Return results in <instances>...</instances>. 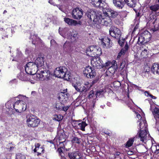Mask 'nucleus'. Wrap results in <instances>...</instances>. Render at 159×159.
<instances>
[{"instance_id":"1","label":"nucleus","mask_w":159,"mask_h":159,"mask_svg":"<svg viewBox=\"0 0 159 159\" xmlns=\"http://www.w3.org/2000/svg\"><path fill=\"white\" fill-rule=\"evenodd\" d=\"M87 14L88 18L91 21L93 20L94 24L106 26H108L111 24V20L108 16H106L104 18H102L101 14L93 11L88 12Z\"/></svg>"},{"instance_id":"2","label":"nucleus","mask_w":159,"mask_h":159,"mask_svg":"<svg viewBox=\"0 0 159 159\" xmlns=\"http://www.w3.org/2000/svg\"><path fill=\"white\" fill-rule=\"evenodd\" d=\"M7 111L9 114L12 113V111L14 110L17 112H21L26 110L27 105L25 102L21 100L16 102L14 104L11 100L8 101L5 104Z\"/></svg>"},{"instance_id":"3","label":"nucleus","mask_w":159,"mask_h":159,"mask_svg":"<svg viewBox=\"0 0 159 159\" xmlns=\"http://www.w3.org/2000/svg\"><path fill=\"white\" fill-rule=\"evenodd\" d=\"M140 111L139 112L137 111L135 112L136 119H138L137 124L138 128L140 130H148V124L146 120L145 115L141 109H140Z\"/></svg>"},{"instance_id":"4","label":"nucleus","mask_w":159,"mask_h":159,"mask_svg":"<svg viewBox=\"0 0 159 159\" xmlns=\"http://www.w3.org/2000/svg\"><path fill=\"white\" fill-rule=\"evenodd\" d=\"M55 75L58 78H63L66 80L70 79V75L69 72H67V69L65 66L57 67L54 71Z\"/></svg>"},{"instance_id":"5","label":"nucleus","mask_w":159,"mask_h":159,"mask_svg":"<svg viewBox=\"0 0 159 159\" xmlns=\"http://www.w3.org/2000/svg\"><path fill=\"white\" fill-rule=\"evenodd\" d=\"M51 74L49 70H41L40 73H37L33 76V79L37 81L48 80L51 78Z\"/></svg>"},{"instance_id":"6","label":"nucleus","mask_w":159,"mask_h":159,"mask_svg":"<svg viewBox=\"0 0 159 159\" xmlns=\"http://www.w3.org/2000/svg\"><path fill=\"white\" fill-rule=\"evenodd\" d=\"M25 70L26 73L28 74L36 75V73L39 69L36 64L33 62H29L26 65Z\"/></svg>"},{"instance_id":"7","label":"nucleus","mask_w":159,"mask_h":159,"mask_svg":"<svg viewBox=\"0 0 159 159\" xmlns=\"http://www.w3.org/2000/svg\"><path fill=\"white\" fill-rule=\"evenodd\" d=\"M26 122L29 127H34L38 126L40 120L36 116L32 115L27 119Z\"/></svg>"},{"instance_id":"8","label":"nucleus","mask_w":159,"mask_h":159,"mask_svg":"<svg viewBox=\"0 0 159 159\" xmlns=\"http://www.w3.org/2000/svg\"><path fill=\"white\" fill-rule=\"evenodd\" d=\"M103 14L105 16H108L111 18H115L120 16V13L111 10V8L105 7L103 9Z\"/></svg>"},{"instance_id":"9","label":"nucleus","mask_w":159,"mask_h":159,"mask_svg":"<svg viewBox=\"0 0 159 159\" xmlns=\"http://www.w3.org/2000/svg\"><path fill=\"white\" fill-rule=\"evenodd\" d=\"M83 73L87 77L90 79L93 78L96 75L95 70L90 66H88L84 68Z\"/></svg>"},{"instance_id":"10","label":"nucleus","mask_w":159,"mask_h":159,"mask_svg":"<svg viewBox=\"0 0 159 159\" xmlns=\"http://www.w3.org/2000/svg\"><path fill=\"white\" fill-rule=\"evenodd\" d=\"M91 63L94 67L100 69L103 66V62L99 58H93L91 59Z\"/></svg>"},{"instance_id":"11","label":"nucleus","mask_w":159,"mask_h":159,"mask_svg":"<svg viewBox=\"0 0 159 159\" xmlns=\"http://www.w3.org/2000/svg\"><path fill=\"white\" fill-rule=\"evenodd\" d=\"M148 130H140L137 134L138 139L142 142L146 140L149 134L148 133Z\"/></svg>"},{"instance_id":"12","label":"nucleus","mask_w":159,"mask_h":159,"mask_svg":"<svg viewBox=\"0 0 159 159\" xmlns=\"http://www.w3.org/2000/svg\"><path fill=\"white\" fill-rule=\"evenodd\" d=\"M101 45L104 48H109L111 47L112 43L111 40L107 37H105L100 39Z\"/></svg>"},{"instance_id":"13","label":"nucleus","mask_w":159,"mask_h":159,"mask_svg":"<svg viewBox=\"0 0 159 159\" xmlns=\"http://www.w3.org/2000/svg\"><path fill=\"white\" fill-rule=\"evenodd\" d=\"M83 15V11L80 8H76L73 10L72 12V16L73 18L76 19H80Z\"/></svg>"},{"instance_id":"14","label":"nucleus","mask_w":159,"mask_h":159,"mask_svg":"<svg viewBox=\"0 0 159 159\" xmlns=\"http://www.w3.org/2000/svg\"><path fill=\"white\" fill-rule=\"evenodd\" d=\"M111 35L115 38H119L121 32L120 30L116 27H111L109 30Z\"/></svg>"},{"instance_id":"15","label":"nucleus","mask_w":159,"mask_h":159,"mask_svg":"<svg viewBox=\"0 0 159 159\" xmlns=\"http://www.w3.org/2000/svg\"><path fill=\"white\" fill-rule=\"evenodd\" d=\"M90 2L92 5L95 7L105 8L104 5L106 4L105 0H91Z\"/></svg>"},{"instance_id":"16","label":"nucleus","mask_w":159,"mask_h":159,"mask_svg":"<svg viewBox=\"0 0 159 159\" xmlns=\"http://www.w3.org/2000/svg\"><path fill=\"white\" fill-rule=\"evenodd\" d=\"M44 61V58L40 57L37 58L35 60L34 63L39 69H41L42 68H43V64Z\"/></svg>"},{"instance_id":"17","label":"nucleus","mask_w":159,"mask_h":159,"mask_svg":"<svg viewBox=\"0 0 159 159\" xmlns=\"http://www.w3.org/2000/svg\"><path fill=\"white\" fill-rule=\"evenodd\" d=\"M69 94L67 93V89H65L61 91L59 94V98L62 101H66L68 97Z\"/></svg>"},{"instance_id":"18","label":"nucleus","mask_w":159,"mask_h":159,"mask_svg":"<svg viewBox=\"0 0 159 159\" xmlns=\"http://www.w3.org/2000/svg\"><path fill=\"white\" fill-rule=\"evenodd\" d=\"M117 68V65L116 64L114 63L113 65H112L106 71L107 75L109 76L112 75L115 73Z\"/></svg>"},{"instance_id":"19","label":"nucleus","mask_w":159,"mask_h":159,"mask_svg":"<svg viewBox=\"0 0 159 159\" xmlns=\"http://www.w3.org/2000/svg\"><path fill=\"white\" fill-rule=\"evenodd\" d=\"M73 44L72 43L66 41L64 43L63 46V49L64 51L66 52H69L71 51L74 48H73Z\"/></svg>"},{"instance_id":"20","label":"nucleus","mask_w":159,"mask_h":159,"mask_svg":"<svg viewBox=\"0 0 159 159\" xmlns=\"http://www.w3.org/2000/svg\"><path fill=\"white\" fill-rule=\"evenodd\" d=\"M64 20L67 24L70 25L75 26L78 24L81 25V22L79 21L78 22L76 20L68 18H65Z\"/></svg>"},{"instance_id":"21","label":"nucleus","mask_w":159,"mask_h":159,"mask_svg":"<svg viewBox=\"0 0 159 159\" xmlns=\"http://www.w3.org/2000/svg\"><path fill=\"white\" fill-rule=\"evenodd\" d=\"M73 86L78 92H82L84 91L85 89V87L83 85L81 86V84L79 82H77L75 84L73 83Z\"/></svg>"},{"instance_id":"22","label":"nucleus","mask_w":159,"mask_h":159,"mask_svg":"<svg viewBox=\"0 0 159 159\" xmlns=\"http://www.w3.org/2000/svg\"><path fill=\"white\" fill-rule=\"evenodd\" d=\"M149 8L152 13L159 15V4H156L152 5L149 6Z\"/></svg>"},{"instance_id":"23","label":"nucleus","mask_w":159,"mask_h":159,"mask_svg":"<svg viewBox=\"0 0 159 159\" xmlns=\"http://www.w3.org/2000/svg\"><path fill=\"white\" fill-rule=\"evenodd\" d=\"M113 3L115 6L119 9H122L125 3L122 0H113Z\"/></svg>"},{"instance_id":"24","label":"nucleus","mask_w":159,"mask_h":159,"mask_svg":"<svg viewBox=\"0 0 159 159\" xmlns=\"http://www.w3.org/2000/svg\"><path fill=\"white\" fill-rule=\"evenodd\" d=\"M40 144L38 143H36L35 144V148L34 150V152H37L38 156L43 152L44 149L42 147H40Z\"/></svg>"},{"instance_id":"25","label":"nucleus","mask_w":159,"mask_h":159,"mask_svg":"<svg viewBox=\"0 0 159 159\" xmlns=\"http://www.w3.org/2000/svg\"><path fill=\"white\" fill-rule=\"evenodd\" d=\"M68 156L70 159H82L78 152L69 153Z\"/></svg>"},{"instance_id":"26","label":"nucleus","mask_w":159,"mask_h":159,"mask_svg":"<svg viewBox=\"0 0 159 159\" xmlns=\"http://www.w3.org/2000/svg\"><path fill=\"white\" fill-rule=\"evenodd\" d=\"M93 57L96 56L98 57L100 56L102 53V51L100 48L98 46H94V49L93 51Z\"/></svg>"},{"instance_id":"27","label":"nucleus","mask_w":159,"mask_h":159,"mask_svg":"<svg viewBox=\"0 0 159 159\" xmlns=\"http://www.w3.org/2000/svg\"><path fill=\"white\" fill-rule=\"evenodd\" d=\"M88 97V98H89L91 101H92L93 104V106H94L96 102V100H97V98L96 94H94L93 91H91L89 93Z\"/></svg>"},{"instance_id":"28","label":"nucleus","mask_w":159,"mask_h":159,"mask_svg":"<svg viewBox=\"0 0 159 159\" xmlns=\"http://www.w3.org/2000/svg\"><path fill=\"white\" fill-rule=\"evenodd\" d=\"M62 136H60L58 140L57 139H55L53 140V143L54 144H57V145L60 146L62 144H64V143L65 142V139L64 138L61 137Z\"/></svg>"},{"instance_id":"29","label":"nucleus","mask_w":159,"mask_h":159,"mask_svg":"<svg viewBox=\"0 0 159 159\" xmlns=\"http://www.w3.org/2000/svg\"><path fill=\"white\" fill-rule=\"evenodd\" d=\"M28 75L23 72H21L18 75V77L20 80L23 81H27L29 80Z\"/></svg>"},{"instance_id":"30","label":"nucleus","mask_w":159,"mask_h":159,"mask_svg":"<svg viewBox=\"0 0 159 159\" xmlns=\"http://www.w3.org/2000/svg\"><path fill=\"white\" fill-rule=\"evenodd\" d=\"M151 70L154 74H159V64L154 63L151 67Z\"/></svg>"},{"instance_id":"31","label":"nucleus","mask_w":159,"mask_h":159,"mask_svg":"<svg viewBox=\"0 0 159 159\" xmlns=\"http://www.w3.org/2000/svg\"><path fill=\"white\" fill-rule=\"evenodd\" d=\"M76 125L77 126L78 129H81L82 131L85 130V127L87 125L84 122H82L81 123H79L78 121H76Z\"/></svg>"},{"instance_id":"32","label":"nucleus","mask_w":159,"mask_h":159,"mask_svg":"<svg viewBox=\"0 0 159 159\" xmlns=\"http://www.w3.org/2000/svg\"><path fill=\"white\" fill-rule=\"evenodd\" d=\"M153 24V25L152 28V30L153 32L157 31L159 30V20L157 19H155Z\"/></svg>"},{"instance_id":"33","label":"nucleus","mask_w":159,"mask_h":159,"mask_svg":"<svg viewBox=\"0 0 159 159\" xmlns=\"http://www.w3.org/2000/svg\"><path fill=\"white\" fill-rule=\"evenodd\" d=\"M93 49L94 46H91L86 49V53L88 56L93 57Z\"/></svg>"},{"instance_id":"34","label":"nucleus","mask_w":159,"mask_h":159,"mask_svg":"<svg viewBox=\"0 0 159 159\" xmlns=\"http://www.w3.org/2000/svg\"><path fill=\"white\" fill-rule=\"evenodd\" d=\"M150 110L152 111L154 116L155 118H159V109L155 107L152 111V106L151 105Z\"/></svg>"},{"instance_id":"35","label":"nucleus","mask_w":159,"mask_h":159,"mask_svg":"<svg viewBox=\"0 0 159 159\" xmlns=\"http://www.w3.org/2000/svg\"><path fill=\"white\" fill-rule=\"evenodd\" d=\"M142 34L143 37H144V39L145 40V42L147 43L150 40L151 38V35L149 32L147 31H145Z\"/></svg>"},{"instance_id":"36","label":"nucleus","mask_w":159,"mask_h":159,"mask_svg":"<svg viewBox=\"0 0 159 159\" xmlns=\"http://www.w3.org/2000/svg\"><path fill=\"white\" fill-rule=\"evenodd\" d=\"M124 1L128 6L131 7H134L136 3V0H124Z\"/></svg>"},{"instance_id":"37","label":"nucleus","mask_w":159,"mask_h":159,"mask_svg":"<svg viewBox=\"0 0 159 159\" xmlns=\"http://www.w3.org/2000/svg\"><path fill=\"white\" fill-rule=\"evenodd\" d=\"M30 38L32 40V43L34 44H37L38 43L37 42L40 40L39 38L37 37L36 34L33 36L31 35Z\"/></svg>"},{"instance_id":"38","label":"nucleus","mask_w":159,"mask_h":159,"mask_svg":"<svg viewBox=\"0 0 159 159\" xmlns=\"http://www.w3.org/2000/svg\"><path fill=\"white\" fill-rule=\"evenodd\" d=\"M144 37H143V35L142 34L139 36V37L138 40V43L139 44H144L145 43H146V42H145V40Z\"/></svg>"},{"instance_id":"39","label":"nucleus","mask_w":159,"mask_h":159,"mask_svg":"<svg viewBox=\"0 0 159 159\" xmlns=\"http://www.w3.org/2000/svg\"><path fill=\"white\" fill-rule=\"evenodd\" d=\"M81 97H79L75 100V105L76 106H78L84 103V100H81ZM84 101H85V100H84Z\"/></svg>"},{"instance_id":"40","label":"nucleus","mask_w":159,"mask_h":159,"mask_svg":"<svg viewBox=\"0 0 159 159\" xmlns=\"http://www.w3.org/2000/svg\"><path fill=\"white\" fill-rule=\"evenodd\" d=\"M107 91V89H106L97 91L96 93L97 98L98 96L99 97H102L104 93Z\"/></svg>"},{"instance_id":"41","label":"nucleus","mask_w":159,"mask_h":159,"mask_svg":"<svg viewBox=\"0 0 159 159\" xmlns=\"http://www.w3.org/2000/svg\"><path fill=\"white\" fill-rule=\"evenodd\" d=\"M71 142L73 143H77L78 144H80L81 142V139L78 138L77 137H73Z\"/></svg>"},{"instance_id":"42","label":"nucleus","mask_w":159,"mask_h":159,"mask_svg":"<svg viewBox=\"0 0 159 159\" xmlns=\"http://www.w3.org/2000/svg\"><path fill=\"white\" fill-rule=\"evenodd\" d=\"M134 142V139H130L127 142L126 147V148H129L130 146H131L133 143Z\"/></svg>"},{"instance_id":"43","label":"nucleus","mask_w":159,"mask_h":159,"mask_svg":"<svg viewBox=\"0 0 159 159\" xmlns=\"http://www.w3.org/2000/svg\"><path fill=\"white\" fill-rule=\"evenodd\" d=\"M63 118V116L61 115H54V119L57 121H60Z\"/></svg>"},{"instance_id":"44","label":"nucleus","mask_w":159,"mask_h":159,"mask_svg":"<svg viewBox=\"0 0 159 159\" xmlns=\"http://www.w3.org/2000/svg\"><path fill=\"white\" fill-rule=\"evenodd\" d=\"M63 105L60 103L56 104V108L57 110L60 111H61Z\"/></svg>"},{"instance_id":"45","label":"nucleus","mask_w":159,"mask_h":159,"mask_svg":"<svg viewBox=\"0 0 159 159\" xmlns=\"http://www.w3.org/2000/svg\"><path fill=\"white\" fill-rule=\"evenodd\" d=\"M25 155L20 153L17 155L16 159H25Z\"/></svg>"},{"instance_id":"46","label":"nucleus","mask_w":159,"mask_h":159,"mask_svg":"<svg viewBox=\"0 0 159 159\" xmlns=\"http://www.w3.org/2000/svg\"><path fill=\"white\" fill-rule=\"evenodd\" d=\"M144 94L145 96L147 97L149 96L152 99H155L156 98L155 96H153L151 94H150L148 91H145L144 92Z\"/></svg>"},{"instance_id":"47","label":"nucleus","mask_w":159,"mask_h":159,"mask_svg":"<svg viewBox=\"0 0 159 159\" xmlns=\"http://www.w3.org/2000/svg\"><path fill=\"white\" fill-rule=\"evenodd\" d=\"M25 53L26 54H27V55H29V56L30 57H31V55H32V56H31L32 57H31L32 58L34 56V54L32 53V52L29 51V50L28 49H26L25 51Z\"/></svg>"},{"instance_id":"48","label":"nucleus","mask_w":159,"mask_h":159,"mask_svg":"<svg viewBox=\"0 0 159 159\" xmlns=\"http://www.w3.org/2000/svg\"><path fill=\"white\" fill-rule=\"evenodd\" d=\"M157 146V145H152L151 147V149L152 152H154L155 153H156V152Z\"/></svg>"},{"instance_id":"49","label":"nucleus","mask_w":159,"mask_h":159,"mask_svg":"<svg viewBox=\"0 0 159 159\" xmlns=\"http://www.w3.org/2000/svg\"><path fill=\"white\" fill-rule=\"evenodd\" d=\"M71 35L73 36V37H77L78 35V32L75 30H74L73 31Z\"/></svg>"},{"instance_id":"50","label":"nucleus","mask_w":159,"mask_h":159,"mask_svg":"<svg viewBox=\"0 0 159 159\" xmlns=\"http://www.w3.org/2000/svg\"><path fill=\"white\" fill-rule=\"evenodd\" d=\"M148 54L147 50L145 49H143L141 53V55L142 56H145Z\"/></svg>"},{"instance_id":"51","label":"nucleus","mask_w":159,"mask_h":159,"mask_svg":"<svg viewBox=\"0 0 159 159\" xmlns=\"http://www.w3.org/2000/svg\"><path fill=\"white\" fill-rule=\"evenodd\" d=\"M128 49L129 46L128 45L127 43H126L125 45L124 48L122 49H124L123 53H125L128 51Z\"/></svg>"},{"instance_id":"52","label":"nucleus","mask_w":159,"mask_h":159,"mask_svg":"<svg viewBox=\"0 0 159 159\" xmlns=\"http://www.w3.org/2000/svg\"><path fill=\"white\" fill-rule=\"evenodd\" d=\"M61 145L59 146L60 148H58V151L59 152L60 154L61 155V156H63L64 154L63 153L62 150V148L63 149V147H61Z\"/></svg>"},{"instance_id":"53","label":"nucleus","mask_w":159,"mask_h":159,"mask_svg":"<svg viewBox=\"0 0 159 159\" xmlns=\"http://www.w3.org/2000/svg\"><path fill=\"white\" fill-rule=\"evenodd\" d=\"M125 61H122L120 65V69L121 70H122L125 67Z\"/></svg>"},{"instance_id":"54","label":"nucleus","mask_w":159,"mask_h":159,"mask_svg":"<svg viewBox=\"0 0 159 159\" xmlns=\"http://www.w3.org/2000/svg\"><path fill=\"white\" fill-rule=\"evenodd\" d=\"M125 39H122L121 40L120 39L118 40V43L119 45L121 46H122L124 43Z\"/></svg>"},{"instance_id":"55","label":"nucleus","mask_w":159,"mask_h":159,"mask_svg":"<svg viewBox=\"0 0 159 159\" xmlns=\"http://www.w3.org/2000/svg\"><path fill=\"white\" fill-rule=\"evenodd\" d=\"M113 64H112L111 63V62L110 61H107V62H106L105 64L104 65H103V66H104L105 67H107L109 66H111L112 65H113Z\"/></svg>"},{"instance_id":"56","label":"nucleus","mask_w":159,"mask_h":159,"mask_svg":"<svg viewBox=\"0 0 159 159\" xmlns=\"http://www.w3.org/2000/svg\"><path fill=\"white\" fill-rule=\"evenodd\" d=\"M123 51H124V49H122L121 50V51H120V52L118 53V56H117L118 58H120L121 57V56L122 55H123L125 54V53H123Z\"/></svg>"},{"instance_id":"57","label":"nucleus","mask_w":159,"mask_h":159,"mask_svg":"<svg viewBox=\"0 0 159 159\" xmlns=\"http://www.w3.org/2000/svg\"><path fill=\"white\" fill-rule=\"evenodd\" d=\"M68 106L64 107L63 106V105L61 111H66L68 110Z\"/></svg>"},{"instance_id":"58","label":"nucleus","mask_w":159,"mask_h":159,"mask_svg":"<svg viewBox=\"0 0 159 159\" xmlns=\"http://www.w3.org/2000/svg\"><path fill=\"white\" fill-rule=\"evenodd\" d=\"M50 43L52 45H55L56 44V42L53 39H52Z\"/></svg>"},{"instance_id":"59","label":"nucleus","mask_w":159,"mask_h":159,"mask_svg":"<svg viewBox=\"0 0 159 159\" xmlns=\"http://www.w3.org/2000/svg\"><path fill=\"white\" fill-rule=\"evenodd\" d=\"M159 153V145H157L156 154H157Z\"/></svg>"},{"instance_id":"60","label":"nucleus","mask_w":159,"mask_h":159,"mask_svg":"<svg viewBox=\"0 0 159 159\" xmlns=\"http://www.w3.org/2000/svg\"><path fill=\"white\" fill-rule=\"evenodd\" d=\"M48 2L49 3H50V4L55 5L54 3L53 2V0H49Z\"/></svg>"},{"instance_id":"61","label":"nucleus","mask_w":159,"mask_h":159,"mask_svg":"<svg viewBox=\"0 0 159 159\" xmlns=\"http://www.w3.org/2000/svg\"><path fill=\"white\" fill-rule=\"evenodd\" d=\"M22 55L21 53V52H19V55H16V58H20V57H21Z\"/></svg>"},{"instance_id":"62","label":"nucleus","mask_w":159,"mask_h":159,"mask_svg":"<svg viewBox=\"0 0 159 159\" xmlns=\"http://www.w3.org/2000/svg\"><path fill=\"white\" fill-rule=\"evenodd\" d=\"M60 30H61V29H60V28L59 29V33H60V34L62 36H63V37H64L65 36L64 35H63L62 34H61V32H60Z\"/></svg>"},{"instance_id":"63","label":"nucleus","mask_w":159,"mask_h":159,"mask_svg":"<svg viewBox=\"0 0 159 159\" xmlns=\"http://www.w3.org/2000/svg\"><path fill=\"white\" fill-rule=\"evenodd\" d=\"M107 105L108 106H111V103H110V102H107Z\"/></svg>"},{"instance_id":"64","label":"nucleus","mask_w":159,"mask_h":159,"mask_svg":"<svg viewBox=\"0 0 159 159\" xmlns=\"http://www.w3.org/2000/svg\"><path fill=\"white\" fill-rule=\"evenodd\" d=\"M61 159H66L65 157H64L62 156H61Z\"/></svg>"}]
</instances>
